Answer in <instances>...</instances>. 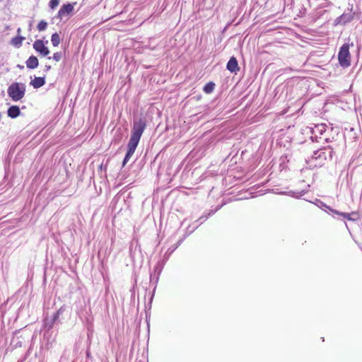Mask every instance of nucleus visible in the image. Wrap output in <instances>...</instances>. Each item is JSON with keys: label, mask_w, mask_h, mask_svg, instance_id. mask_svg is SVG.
<instances>
[{"label": "nucleus", "mask_w": 362, "mask_h": 362, "mask_svg": "<svg viewBox=\"0 0 362 362\" xmlns=\"http://www.w3.org/2000/svg\"><path fill=\"white\" fill-rule=\"evenodd\" d=\"M25 38L24 37L17 35L16 37L12 38L11 43L16 47H20L22 45L23 42V40H25Z\"/></svg>", "instance_id": "nucleus-11"}, {"label": "nucleus", "mask_w": 362, "mask_h": 362, "mask_svg": "<svg viewBox=\"0 0 362 362\" xmlns=\"http://www.w3.org/2000/svg\"><path fill=\"white\" fill-rule=\"evenodd\" d=\"M146 324H147L148 329H149V322H148V321L147 320V319L146 320Z\"/></svg>", "instance_id": "nucleus-20"}, {"label": "nucleus", "mask_w": 362, "mask_h": 362, "mask_svg": "<svg viewBox=\"0 0 362 362\" xmlns=\"http://www.w3.org/2000/svg\"><path fill=\"white\" fill-rule=\"evenodd\" d=\"M51 41L54 47H57L61 41L59 35L57 33L52 34L51 37Z\"/></svg>", "instance_id": "nucleus-13"}, {"label": "nucleus", "mask_w": 362, "mask_h": 362, "mask_svg": "<svg viewBox=\"0 0 362 362\" xmlns=\"http://www.w3.org/2000/svg\"><path fill=\"white\" fill-rule=\"evenodd\" d=\"M21 32V29L20 28H18L17 29V33H18V35H20Z\"/></svg>", "instance_id": "nucleus-18"}, {"label": "nucleus", "mask_w": 362, "mask_h": 362, "mask_svg": "<svg viewBox=\"0 0 362 362\" xmlns=\"http://www.w3.org/2000/svg\"><path fill=\"white\" fill-rule=\"evenodd\" d=\"M215 88V83L212 81L207 83L203 88L204 93L209 94L214 91Z\"/></svg>", "instance_id": "nucleus-12"}, {"label": "nucleus", "mask_w": 362, "mask_h": 362, "mask_svg": "<svg viewBox=\"0 0 362 362\" xmlns=\"http://www.w3.org/2000/svg\"><path fill=\"white\" fill-rule=\"evenodd\" d=\"M334 213L348 220L355 221L358 218V214L357 212H351V214H347L344 212H339L337 211H334Z\"/></svg>", "instance_id": "nucleus-7"}, {"label": "nucleus", "mask_w": 362, "mask_h": 362, "mask_svg": "<svg viewBox=\"0 0 362 362\" xmlns=\"http://www.w3.org/2000/svg\"><path fill=\"white\" fill-rule=\"evenodd\" d=\"M59 4V0H51L49 3V6L51 9L56 8Z\"/></svg>", "instance_id": "nucleus-15"}, {"label": "nucleus", "mask_w": 362, "mask_h": 362, "mask_svg": "<svg viewBox=\"0 0 362 362\" xmlns=\"http://www.w3.org/2000/svg\"><path fill=\"white\" fill-rule=\"evenodd\" d=\"M318 157H320V158L322 157L323 158L326 159V154L324 152H320Z\"/></svg>", "instance_id": "nucleus-17"}, {"label": "nucleus", "mask_w": 362, "mask_h": 362, "mask_svg": "<svg viewBox=\"0 0 362 362\" xmlns=\"http://www.w3.org/2000/svg\"><path fill=\"white\" fill-rule=\"evenodd\" d=\"M25 93V86L23 83H11L8 88V96L13 101H18L21 100Z\"/></svg>", "instance_id": "nucleus-2"}, {"label": "nucleus", "mask_w": 362, "mask_h": 362, "mask_svg": "<svg viewBox=\"0 0 362 362\" xmlns=\"http://www.w3.org/2000/svg\"><path fill=\"white\" fill-rule=\"evenodd\" d=\"M8 116L11 118H16L20 115L21 111L18 106L13 105L8 110Z\"/></svg>", "instance_id": "nucleus-10"}, {"label": "nucleus", "mask_w": 362, "mask_h": 362, "mask_svg": "<svg viewBox=\"0 0 362 362\" xmlns=\"http://www.w3.org/2000/svg\"><path fill=\"white\" fill-rule=\"evenodd\" d=\"M25 64H26V66L28 69H33L38 66L39 62H38V59L36 57L31 56L28 59Z\"/></svg>", "instance_id": "nucleus-8"}, {"label": "nucleus", "mask_w": 362, "mask_h": 362, "mask_svg": "<svg viewBox=\"0 0 362 362\" xmlns=\"http://www.w3.org/2000/svg\"><path fill=\"white\" fill-rule=\"evenodd\" d=\"M146 127V122L143 119H139L137 122H134L132 135L127 144V152L124 158L122 166L126 165L134 154Z\"/></svg>", "instance_id": "nucleus-1"}, {"label": "nucleus", "mask_w": 362, "mask_h": 362, "mask_svg": "<svg viewBox=\"0 0 362 362\" xmlns=\"http://www.w3.org/2000/svg\"><path fill=\"white\" fill-rule=\"evenodd\" d=\"M34 49L42 57H45L49 54V50L42 40H37L33 43Z\"/></svg>", "instance_id": "nucleus-4"}, {"label": "nucleus", "mask_w": 362, "mask_h": 362, "mask_svg": "<svg viewBox=\"0 0 362 362\" xmlns=\"http://www.w3.org/2000/svg\"><path fill=\"white\" fill-rule=\"evenodd\" d=\"M47 27V23L45 21H41L37 24V28L40 32H41V31L46 30Z\"/></svg>", "instance_id": "nucleus-14"}, {"label": "nucleus", "mask_w": 362, "mask_h": 362, "mask_svg": "<svg viewBox=\"0 0 362 362\" xmlns=\"http://www.w3.org/2000/svg\"><path fill=\"white\" fill-rule=\"evenodd\" d=\"M46 70L48 71L51 69V66H46Z\"/></svg>", "instance_id": "nucleus-19"}, {"label": "nucleus", "mask_w": 362, "mask_h": 362, "mask_svg": "<svg viewBox=\"0 0 362 362\" xmlns=\"http://www.w3.org/2000/svg\"><path fill=\"white\" fill-rule=\"evenodd\" d=\"M338 60L342 67H349L351 65V54L349 52V45L344 44L338 53Z\"/></svg>", "instance_id": "nucleus-3"}, {"label": "nucleus", "mask_w": 362, "mask_h": 362, "mask_svg": "<svg viewBox=\"0 0 362 362\" xmlns=\"http://www.w3.org/2000/svg\"><path fill=\"white\" fill-rule=\"evenodd\" d=\"M226 68L231 73H237L240 70L238 61L235 57H231L227 63Z\"/></svg>", "instance_id": "nucleus-6"}, {"label": "nucleus", "mask_w": 362, "mask_h": 362, "mask_svg": "<svg viewBox=\"0 0 362 362\" xmlns=\"http://www.w3.org/2000/svg\"><path fill=\"white\" fill-rule=\"evenodd\" d=\"M74 11V6L71 4H64L58 11V17L62 18L63 17L71 14Z\"/></svg>", "instance_id": "nucleus-5"}, {"label": "nucleus", "mask_w": 362, "mask_h": 362, "mask_svg": "<svg viewBox=\"0 0 362 362\" xmlns=\"http://www.w3.org/2000/svg\"><path fill=\"white\" fill-rule=\"evenodd\" d=\"M52 57L56 62H59L62 59V52H55Z\"/></svg>", "instance_id": "nucleus-16"}, {"label": "nucleus", "mask_w": 362, "mask_h": 362, "mask_svg": "<svg viewBox=\"0 0 362 362\" xmlns=\"http://www.w3.org/2000/svg\"><path fill=\"white\" fill-rule=\"evenodd\" d=\"M45 79L44 77H35L30 81V85L35 88H39L44 86Z\"/></svg>", "instance_id": "nucleus-9"}]
</instances>
